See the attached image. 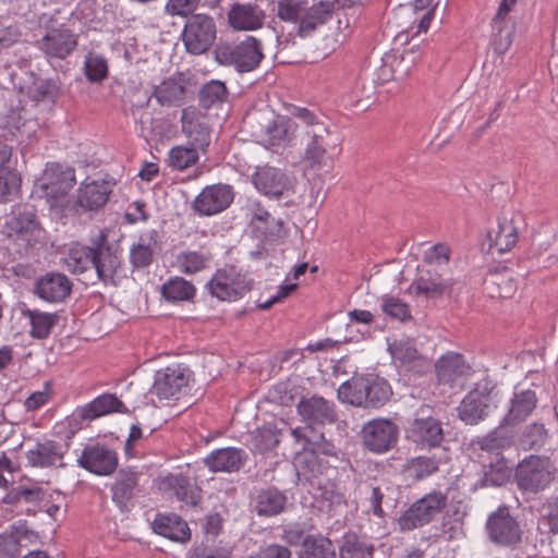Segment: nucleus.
<instances>
[{"mask_svg": "<svg viewBox=\"0 0 558 558\" xmlns=\"http://www.w3.org/2000/svg\"><path fill=\"white\" fill-rule=\"evenodd\" d=\"M493 26V48L498 54H504L510 48L513 35L514 25L511 22H492Z\"/></svg>", "mask_w": 558, "mask_h": 558, "instance_id": "obj_54", "label": "nucleus"}, {"mask_svg": "<svg viewBox=\"0 0 558 558\" xmlns=\"http://www.w3.org/2000/svg\"><path fill=\"white\" fill-rule=\"evenodd\" d=\"M142 473L133 468H122L117 472L111 485L112 501L122 511H129L134 498L141 493Z\"/></svg>", "mask_w": 558, "mask_h": 558, "instance_id": "obj_19", "label": "nucleus"}, {"mask_svg": "<svg viewBox=\"0 0 558 558\" xmlns=\"http://www.w3.org/2000/svg\"><path fill=\"white\" fill-rule=\"evenodd\" d=\"M68 449V442L61 444L56 440L44 439L37 441L26 452V459L34 468H64V454Z\"/></svg>", "mask_w": 558, "mask_h": 558, "instance_id": "obj_22", "label": "nucleus"}, {"mask_svg": "<svg viewBox=\"0 0 558 558\" xmlns=\"http://www.w3.org/2000/svg\"><path fill=\"white\" fill-rule=\"evenodd\" d=\"M507 425L500 424L494 430L489 432L485 436L477 437L472 440L473 449H478L482 452H486L492 456L490 459H497V457H504L502 451L510 448L514 444L513 434L507 429Z\"/></svg>", "mask_w": 558, "mask_h": 558, "instance_id": "obj_34", "label": "nucleus"}, {"mask_svg": "<svg viewBox=\"0 0 558 558\" xmlns=\"http://www.w3.org/2000/svg\"><path fill=\"white\" fill-rule=\"evenodd\" d=\"M305 4V0H278L277 16L283 22L300 25Z\"/></svg>", "mask_w": 558, "mask_h": 558, "instance_id": "obj_57", "label": "nucleus"}, {"mask_svg": "<svg viewBox=\"0 0 558 558\" xmlns=\"http://www.w3.org/2000/svg\"><path fill=\"white\" fill-rule=\"evenodd\" d=\"M255 555L257 558H290L291 551L286 546L271 544Z\"/></svg>", "mask_w": 558, "mask_h": 558, "instance_id": "obj_64", "label": "nucleus"}, {"mask_svg": "<svg viewBox=\"0 0 558 558\" xmlns=\"http://www.w3.org/2000/svg\"><path fill=\"white\" fill-rule=\"evenodd\" d=\"M295 142L304 147V159L310 161L312 167L324 165L326 154L338 145L326 119L307 108H299Z\"/></svg>", "mask_w": 558, "mask_h": 558, "instance_id": "obj_2", "label": "nucleus"}, {"mask_svg": "<svg viewBox=\"0 0 558 558\" xmlns=\"http://www.w3.org/2000/svg\"><path fill=\"white\" fill-rule=\"evenodd\" d=\"M437 380L449 387L462 386L463 379L470 374L471 367L458 353L442 355L435 364Z\"/></svg>", "mask_w": 558, "mask_h": 558, "instance_id": "obj_28", "label": "nucleus"}, {"mask_svg": "<svg viewBox=\"0 0 558 558\" xmlns=\"http://www.w3.org/2000/svg\"><path fill=\"white\" fill-rule=\"evenodd\" d=\"M182 132L190 140V145L205 151L210 144V130L193 107L182 110Z\"/></svg>", "mask_w": 558, "mask_h": 558, "instance_id": "obj_30", "label": "nucleus"}, {"mask_svg": "<svg viewBox=\"0 0 558 558\" xmlns=\"http://www.w3.org/2000/svg\"><path fill=\"white\" fill-rule=\"evenodd\" d=\"M45 499V492L40 487H24V486H17L12 488L7 497L5 500L9 504H16V505H29L32 507H27L26 511L27 513L35 514L36 507L44 501Z\"/></svg>", "mask_w": 558, "mask_h": 558, "instance_id": "obj_50", "label": "nucleus"}, {"mask_svg": "<svg viewBox=\"0 0 558 558\" xmlns=\"http://www.w3.org/2000/svg\"><path fill=\"white\" fill-rule=\"evenodd\" d=\"M512 466L508 464L504 457L490 459L487 464L483 462V475L478 481V485L481 487L501 486L510 480Z\"/></svg>", "mask_w": 558, "mask_h": 558, "instance_id": "obj_44", "label": "nucleus"}, {"mask_svg": "<svg viewBox=\"0 0 558 558\" xmlns=\"http://www.w3.org/2000/svg\"><path fill=\"white\" fill-rule=\"evenodd\" d=\"M198 160V151L190 146H175L170 149L169 165L177 170H185Z\"/></svg>", "mask_w": 558, "mask_h": 558, "instance_id": "obj_56", "label": "nucleus"}, {"mask_svg": "<svg viewBox=\"0 0 558 558\" xmlns=\"http://www.w3.org/2000/svg\"><path fill=\"white\" fill-rule=\"evenodd\" d=\"M66 268L74 274L95 269L104 283L113 282L121 268V253L109 242L108 235L100 231L92 238L88 245L75 244L70 247L64 259Z\"/></svg>", "mask_w": 558, "mask_h": 558, "instance_id": "obj_1", "label": "nucleus"}, {"mask_svg": "<svg viewBox=\"0 0 558 558\" xmlns=\"http://www.w3.org/2000/svg\"><path fill=\"white\" fill-rule=\"evenodd\" d=\"M515 480L521 489L538 493L551 482L553 475L544 460L531 456L518 465Z\"/></svg>", "mask_w": 558, "mask_h": 558, "instance_id": "obj_18", "label": "nucleus"}, {"mask_svg": "<svg viewBox=\"0 0 558 558\" xmlns=\"http://www.w3.org/2000/svg\"><path fill=\"white\" fill-rule=\"evenodd\" d=\"M447 496L433 492L412 504L398 519L401 531H412L432 522L446 507Z\"/></svg>", "mask_w": 558, "mask_h": 558, "instance_id": "obj_10", "label": "nucleus"}, {"mask_svg": "<svg viewBox=\"0 0 558 558\" xmlns=\"http://www.w3.org/2000/svg\"><path fill=\"white\" fill-rule=\"evenodd\" d=\"M123 402L113 393H104L84 407L77 408L75 415L82 421H92L97 417L125 411Z\"/></svg>", "mask_w": 558, "mask_h": 558, "instance_id": "obj_36", "label": "nucleus"}, {"mask_svg": "<svg viewBox=\"0 0 558 558\" xmlns=\"http://www.w3.org/2000/svg\"><path fill=\"white\" fill-rule=\"evenodd\" d=\"M391 395L388 381L373 374L353 376L338 388V398L341 402L365 409L384 407Z\"/></svg>", "mask_w": 558, "mask_h": 558, "instance_id": "obj_3", "label": "nucleus"}, {"mask_svg": "<svg viewBox=\"0 0 558 558\" xmlns=\"http://www.w3.org/2000/svg\"><path fill=\"white\" fill-rule=\"evenodd\" d=\"M20 178L15 170L0 172V202L7 201L8 196L19 186Z\"/></svg>", "mask_w": 558, "mask_h": 558, "instance_id": "obj_62", "label": "nucleus"}, {"mask_svg": "<svg viewBox=\"0 0 558 558\" xmlns=\"http://www.w3.org/2000/svg\"><path fill=\"white\" fill-rule=\"evenodd\" d=\"M488 541L497 547L515 549L522 543L523 530L507 506H499L485 522Z\"/></svg>", "mask_w": 558, "mask_h": 558, "instance_id": "obj_5", "label": "nucleus"}, {"mask_svg": "<svg viewBox=\"0 0 558 558\" xmlns=\"http://www.w3.org/2000/svg\"><path fill=\"white\" fill-rule=\"evenodd\" d=\"M186 88L181 77H168L154 87L153 96L163 107H179L184 102Z\"/></svg>", "mask_w": 558, "mask_h": 558, "instance_id": "obj_42", "label": "nucleus"}, {"mask_svg": "<svg viewBox=\"0 0 558 558\" xmlns=\"http://www.w3.org/2000/svg\"><path fill=\"white\" fill-rule=\"evenodd\" d=\"M405 433L407 439L421 450L438 448L445 438L442 423L433 416L415 417Z\"/></svg>", "mask_w": 558, "mask_h": 558, "instance_id": "obj_16", "label": "nucleus"}, {"mask_svg": "<svg viewBox=\"0 0 558 558\" xmlns=\"http://www.w3.org/2000/svg\"><path fill=\"white\" fill-rule=\"evenodd\" d=\"M181 37L190 54L199 56L207 52L217 38L215 19L205 13L191 14L185 21Z\"/></svg>", "mask_w": 558, "mask_h": 558, "instance_id": "obj_7", "label": "nucleus"}, {"mask_svg": "<svg viewBox=\"0 0 558 558\" xmlns=\"http://www.w3.org/2000/svg\"><path fill=\"white\" fill-rule=\"evenodd\" d=\"M440 458L432 456H417L407 463V471L414 480H423L436 473L439 469Z\"/></svg>", "mask_w": 558, "mask_h": 558, "instance_id": "obj_52", "label": "nucleus"}, {"mask_svg": "<svg viewBox=\"0 0 558 558\" xmlns=\"http://www.w3.org/2000/svg\"><path fill=\"white\" fill-rule=\"evenodd\" d=\"M293 465L298 481L302 484L312 483L328 469V462L320 458L315 449L308 448L295 454Z\"/></svg>", "mask_w": 558, "mask_h": 558, "instance_id": "obj_32", "label": "nucleus"}, {"mask_svg": "<svg viewBox=\"0 0 558 558\" xmlns=\"http://www.w3.org/2000/svg\"><path fill=\"white\" fill-rule=\"evenodd\" d=\"M488 239L492 248L498 253L508 252L518 241V228L512 220H499L497 229L488 232Z\"/></svg>", "mask_w": 558, "mask_h": 558, "instance_id": "obj_45", "label": "nucleus"}, {"mask_svg": "<svg viewBox=\"0 0 558 558\" xmlns=\"http://www.w3.org/2000/svg\"><path fill=\"white\" fill-rule=\"evenodd\" d=\"M153 530L173 542L184 543L191 537L187 523L175 514H158L153 522Z\"/></svg>", "mask_w": 558, "mask_h": 558, "instance_id": "obj_40", "label": "nucleus"}, {"mask_svg": "<svg viewBox=\"0 0 558 558\" xmlns=\"http://www.w3.org/2000/svg\"><path fill=\"white\" fill-rule=\"evenodd\" d=\"M287 496L276 487L262 488L252 496V510L260 518H272L286 510Z\"/></svg>", "mask_w": 558, "mask_h": 558, "instance_id": "obj_29", "label": "nucleus"}, {"mask_svg": "<svg viewBox=\"0 0 558 558\" xmlns=\"http://www.w3.org/2000/svg\"><path fill=\"white\" fill-rule=\"evenodd\" d=\"M228 89L223 82L210 81L204 84L198 93V104L204 109L225 102L228 98Z\"/></svg>", "mask_w": 558, "mask_h": 558, "instance_id": "obj_51", "label": "nucleus"}, {"mask_svg": "<svg viewBox=\"0 0 558 558\" xmlns=\"http://www.w3.org/2000/svg\"><path fill=\"white\" fill-rule=\"evenodd\" d=\"M296 408L308 425L332 424L338 418L333 402L319 396L302 397Z\"/></svg>", "mask_w": 558, "mask_h": 558, "instance_id": "obj_23", "label": "nucleus"}, {"mask_svg": "<svg viewBox=\"0 0 558 558\" xmlns=\"http://www.w3.org/2000/svg\"><path fill=\"white\" fill-rule=\"evenodd\" d=\"M112 184L107 180H92L81 183L76 191V206L84 211H98L109 201Z\"/></svg>", "mask_w": 558, "mask_h": 558, "instance_id": "obj_24", "label": "nucleus"}, {"mask_svg": "<svg viewBox=\"0 0 558 558\" xmlns=\"http://www.w3.org/2000/svg\"><path fill=\"white\" fill-rule=\"evenodd\" d=\"M187 383L189 377L183 368L169 366L156 372L150 393L156 395L159 401L177 400L187 387Z\"/></svg>", "mask_w": 558, "mask_h": 558, "instance_id": "obj_21", "label": "nucleus"}, {"mask_svg": "<svg viewBox=\"0 0 558 558\" xmlns=\"http://www.w3.org/2000/svg\"><path fill=\"white\" fill-rule=\"evenodd\" d=\"M4 227L8 236L22 242L25 248L33 246L40 233L35 210L29 205L14 207Z\"/></svg>", "mask_w": 558, "mask_h": 558, "instance_id": "obj_13", "label": "nucleus"}, {"mask_svg": "<svg viewBox=\"0 0 558 558\" xmlns=\"http://www.w3.org/2000/svg\"><path fill=\"white\" fill-rule=\"evenodd\" d=\"M253 279L233 265H225L206 283V290L219 301H236L252 290Z\"/></svg>", "mask_w": 558, "mask_h": 558, "instance_id": "obj_6", "label": "nucleus"}, {"mask_svg": "<svg viewBox=\"0 0 558 558\" xmlns=\"http://www.w3.org/2000/svg\"><path fill=\"white\" fill-rule=\"evenodd\" d=\"M77 464L95 475L109 476L119 465V456L114 449L105 444H88L77 458Z\"/></svg>", "mask_w": 558, "mask_h": 558, "instance_id": "obj_14", "label": "nucleus"}, {"mask_svg": "<svg viewBox=\"0 0 558 558\" xmlns=\"http://www.w3.org/2000/svg\"><path fill=\"white\" fill-rule=\"evenodd\" d=\"M161 250L160 234L151 229L140 234L137 241L130 247L129 259L134 269L149 267L155 256Z\"/></svg>", "mask_w": 558, "mask_h": 558, "instance_id": "obj_25", "label": "nucleus"}, {"mask_svg": "<svg viewBox=\"0 0 558 558\" xmlns=\"http://www.w3.org/2000/svg\"><path fill=\"white\" fill-rule=\"evenodd\" d=\"M252 182L259 193L275 199L289 197L295 190V179L271 166L257 167Z\"/></svg>", "mask_w": 558, "mask_h": 558, "instance_id": "obj_12", "label": "nucleus"}, {"mask_svg": "<svg viewBox=\"0 0 558 558\" xmlns=\"http://www.w3.org/2000/svg\"><path fill=\"white\" fill-rule=\"evenodd\" d=\"M234 199V191L230 184L217 183L205 186L194 198L192 209L199 216H214L225 211Z\"/></svg>", "mask_w": 558, "mask_h": 558, "instance_id": "obj_15", "label": "nucleus"}, {"mask_svg": "<svg viewBox=\"0 0 558 558\" xmlns=\"http://www.w3.org/2000/svg\"><path fill=\"white\" fill-rule=\"evenodd\" d=\"M247 460V454L243 449L226 447L211 451L205 459V465L214 473L238 472Z\"/></svg>", "mask_w": 558, "mask_h": 558, "instance_id": "obj_31", "label": "nucleus"}, {"mask_svg": "<svg viewBox=\"0 0 558 558\" xmlns=\"http://www.w3.org/2000/svg\"><path fill=\"white\" fill-rule=\"evenodd\" d=\"M388 350L393 360L401 364H408L415 361L418 356L417 349L412 339H401L389 344Z\"/></svg>", "mask_w": 558, "mask_h": 558, "instance_id": "obj_59", "label": "nucleus"}, {"mask_svg": "<svg viewBox=\"0 0 558 558\" xmlns=\"http://www.w3.org/2000/svg\"><path fill=\"white\" fill-rule=\"evenodd\" d=\"M335 3L329 0L319 1L312 7L305 4L301 23L298 27L299 35L302 37L311 35L318 26L326 24L332 19Z\"/></svg>", "mask_w": 558, "mask_h": 558, "instance_id": "obj_37", "label": "nucleus"}, {"mask_svg": "<svg viewBox=\"0 0 558 558\" xmlns=\"http://www.w3.org/2000/svg\"><path fill=\"white\" fill-rule=\"evenodd\" d=\"M214 59L223 66H232L239 73L256 70L263 59V46L254 36H246L240 43L220 41L214 49Z\"/></svg>", "mask_w": 558, "mask_h": 558, "instance_id": "obj_4", "label": "nucleus"}, {"mask_svg": "<svg viewBox=\"0 0 558 558\" xmlns=\"http://www.w3.org/2000/svg\"><path fill=\"white\" fill-rule=\"evenodd\" d=\"M543 521L548 525L549 532L558 534V494L550 497L544 505Z\"/></svg>", "mask_w": 558, "mask_h": 558, "instance_id": "obj_61", "label": "nucleus"}, {"mask_svg": "<svg viewBox=\"0 0 558 558\" xmlns=\"http://www.w3.org/2000/svg\"><path fill=\"white\" fill-rule=\"evenodd\" d=\"M493 390L494 386L487 379L476 383L457 408L458 417L466 425H476L484 421L490 411Z\"/></svg>", "mask_w": 558, "mask_h": 558, "instance_id": "obj_11", "label": "nucleus"}, {"mask_svg": "<svg viewBox=\"0 0 558 558\" xmlns=\"http://www.w3.org/2000/svg\"><path fill=\"white\" fill-rule=\"evenodd\" d=\"M177 265L181 272L195 275L209 267L211 254L205 251H182L177 257Z\"/></svg>", "mask_w": 558, "mask_h": 558, "instance_id": "obj_48", "label": "nucleus"}, {"mask_svg": "<svg viewBox=\"0 0 558 558\" xmlns=\"http://www.w3.org/2000/svg\"><path fill=\"white\" fill-rule=\"evenodd\" d=\"M75 171L59 163L48 165L40 179V189L48 198L58 201L65 196L75 184Z\"/></svg>", "mask_w": 558, "mask_h": 558, "instance_id": "obj_20", "label": "nucleus"}, {"mask_svg": "<svg viewBox=\"0 0 558 558\" xmlns=\"http://www.w3.org/2000/svg\"><path fill=\"white\" fill-rule=\"evenodd\" d=\"M381 311L390 318L400 320L402 323L412 318L410 306L396 296H383Z\"/></svg>", "mask_w": 558, "mask_h": 558, "instance_id": "obj_58", "label": "nucleus"}, {"mask_svg": "<svg viewBox=\"0 0 558 558\" xmlns=\"http://www.w3.org/2000/svg\"><path fill=\"white\" fill-rule=\"evenodd\" d=\"M22 315L29 322V336L37 340L49 338L60 322L58 312L49 313L37 308H27L22 312Z\"/></svg>", "mask_w": 558, "mask_h": 558, "instance_id": "obj_39", "label": "nucleus"}, {"mask_svg": "<svg viewBox=\"0 0 558 558\" xmlns=\"http://www.w3.org/2000/svg\"><path fill=\"white\" fill-rule=\"evenodd\" d=\"M266 14L257 4L234 3L228 12V22L234 29L253 31L262 27Z\"/></svg>", "mask_w": 558, "mask_h": 558, "instance_id": "obj_33", "label": "nucleus"}, {"mask_svg": "<svg viewBox=\"0 0 558 558\" xmlns=\"http://www.w3.org/2000/svg\"><path fill=\"white\" fill-rule=\"evenodd\" d=\"M84 74L90 83L102 82L108 76V62L99 54L89 52L84 61Z\"/></svg>", "mask_w": 558, "mask_h": 558, "instance_id": "obj_55", "label": "nucleus"}, {"mask_svg": "<svg viewBox=\"0 0 558 558\" xmlns=\"http://www.w3.org/2000/svg\"><path fill=\"white\" fill-rule=\"evenodd\" d=\"M196 294L195 286L182 277H173L161 287V295L168 302L191 301Z\"/></svg>", "mask_w": 558, "mask_h": 558, "instance_id": "obj_47", "label": "nucleus"}, {"mask_svg": "<svg viewBox=\"0 0 558 558\" xmlns=\"http://www.w3.org/2000/svg\"><path fill=\"white\" fill-rule=\"evenodd\" d=\"M256 121L260 126V135L269 146H280L281 144L296 145V134L299 129V108H295L291 118L275 117L270 112L259 113L250 118Z\"/></svg>", "mask_w": 558, "mask_h": 558, "instance_id": "obj_8", "label": "nucleus"}, {"mask_svg": "<svg viewBox=\"0 0 558 558\" xmlns=\"http://www.w3.org/2000/svg\"><path fill=\"white\" fill-rule=\"evenodd\" d=\"M374 545L354 533H345L339 547V558H373Z\"/></svg>", "mask_w": 558, "mask_h": 558, "instance_id": "obj_49", "label": "nucleus"}, {"mask_svg": "<svg viewBox=\"0 0 558 558\" xmlns=\"http://www.w3.org/2000/svg\"><path fill=\"white\" fill-rule=\"evenodd\" d=\"M19 555V537L14 534H0V558H14Z\"/></svg>", "mask_w": 558, "mask_h": 558, "instance_id": "obj_63", "label": "nucleus"}, {"mask_svg": "<svg viewBox=\"0 0 558 558\" xmlns=\"http://www.w3.org/2000/svg\"><path fill=\"white\" fill-rule=\"evenodd\" d=\"M72 291L71 280L62 272L49 271L35 282L37 296L49 303L62 302Z\"/></svg>", "mask_w": 558, "mask_h": 558, "instance_id": "obj_26", "label": "nucleus"}, {"mask_svg": "<svg viewBox=\"0 0 558 558\" xmlns=\"http://www.w3.org/2000/svg\"><path fill=\"white\" fill-rule=\"evenodd\" d=\"M162 484L186 506L196 507L202 499L201 489L183 474H168Z\"/></svg>", "mask_w": 558, "mask_h": 558, "instance_id": "obj_38", "label": "nucleus"}, {"mask_svg": "<svg viewBox=\"0 0 558 558\" xmlns=\"http://www.w3.org/2000/svg\"><path fill=\"white\" fill-rule=\"evenodd\" d=\"M300 558H337V551L328 537L306 535L302 543Z\"/></svg>", "mask_w": 558, "mask_h": 558, "instance_id": "obj_46", "label": "nucleus"}, {"mask_svg": "<svg viewBox=\"0 0 558 558\" xmlns=\"http://www.w3.org/2000/svg\"><path fill=\"white\" fill-rule=\"evenodd\" d=\"M201 0H168L165 12L171 16H190L195 14Z\"/></svg>", "mask_w": 558, "mask_h": 558, "instance_id": "obj_60", "label": "nucleus"}, {"mask_svg": "<svg viewBox=\"0 0 558 558\" xmlns=\"http://www.w3.org/2000/svg\"><path fill=\"white\" fill-rule=\"evenodd\" d=\"M78 45V35L65 27L51 28L35 43L48 59L64 60Z\"/></svg>", "mask_w": 558, "mask_h": 558, "instance_id": "obj_17", "label": "nucleus"}, {"mask_svg": "<svg viewBox=\"0 0 558 558\" xmlns=\"http://www.w3.org/2000/svg\"><path fill=\"white\" fill-rule=\"evenodd\" d=\"M452 284L453 281L451 279H442L438 272L426 270L412 282L410 289L413 290L415 294L434 299L442 295Z\"/></svg>", "mask_w": 558, "mask_h": 558, "instance_id": "obj_43", "label": "nucleus"}, {"mask_svg": "<svg viewBox=\"0 0 558 558\" xmlns=\"http://www.w3.org/2000/svg\"><path fill=\"white\" fill-rule=\"evenodd\" d=\"M536 404L537 397L535 391L531 389L514 391L502 424L514 426L524 422L532 414Z\"/></svg>", "mask_w": 558, "mask_h": 558, "instance_id": "obj_35", "label": "nucleus"}, {"mask_svg": "<svg viewBox=\"0 0 558 558\" xmlns=\"http://www.w3.org/2000/svg\"><path fill=\"white\" fill-rule=\"evenodd\" d=\"M485 282L490 293L501 299L511 298L517 290V282L507 270L490 274Z\"/></svg>", "mask_w": 558, "mask_h": 558, "instance_id": "obj_53", "label": "nucleus"}, {"mask_svg": "<svg viewBox=\"0 0 558 558\" xmlns=\"http://www.w3.org/2000/svg\"><path fill=\"white\" fill-rule=\"evenodd\" d=\"M247 208L251 213L250 225L256 233L269 241L284 235L283 221L272 217L259 201H250Z\"/></svg>", "mask_w": 558, "mask_h": 558, "instance_id": "obj_27", "label": "nucleus"}, {"mask_svg": "<svg viewBox=\"0 0 558 558\" xmlns=\"http://www.w3.org/2000/svg\"><path fill=\"white\" fill-rule=\"evenodd\" d=\"M360 434L365 450L383 454L397 446L399 426L390 418L378 417L364 423Z\"/></svg>", "mask_w": 558, "mask_h": 558, "instance_id": "obj_9", "label": "nucleus"}, {"mask_svg": "<svg viewBox=\"0 0 558 558\" xmlns=\"http://www.w3.org/2000/svg\"><path fill=\"white\" fill-rule=\"evenodd\" d=\"M31 83L27 86L20 85L22 93L34 102L53 104L59 96V85L53 78H44L29 73Z\"/></svg>", "mask_w": 558, "mask_h": 558, "instance_id": "obj_41", "label": "nucleus"}]
</instances>
